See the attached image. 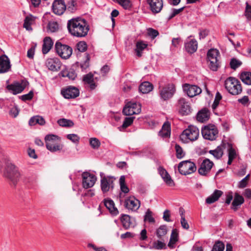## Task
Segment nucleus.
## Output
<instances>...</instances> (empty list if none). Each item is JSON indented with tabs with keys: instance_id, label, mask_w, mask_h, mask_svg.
Masks as SVG:
<instances>
[{
	"instance_id": "obj_55",
	"label": "nucleus",
	"mask_w": 251,
	"mask_h": 251,
	"mask_svg": "<svg viewBox=\"0 0 251 251\" xmlns=\"http://www.w3.org/2000/svg\"><path fill=\"white\" fill-rule=\"evenodd\" d=\"M135 118V117L133 116L126 117L121 126H131L133 124Z\"/></svg>"
},
{
	"instance_id": "obj_2",
	"label": "nucleus",
	"mask_w": 251,
	"mask_h": 251,
	"mask_svg": "<svg viewBox=\"0 0 251 251\" xmlns=\"http://www.w3.org/2000/svg\"><path fill=\"white\" fill-rule=\"evenodd\" d=\"M3 176L9 179L15 186L19 180L20 173L16 169L15 165L8 160L5 157L2 156L0 158V170L1 171L3 168Z\"/></svg>"
},
{
	"instance_id": "obj_37",
	"label": "nucleus",
	"mask_w": 251,
	"mask_h": 251,
	"mask_svg": "<svg viewBox=\"0 0 251 251\" xmlns=\"http://www.w3.org/2000/svg\"><path fill=\"white\" fill-rule=\"evenodd\" d=\"M123 227L125 229H128L131 225V217L126 214H122L120 218Z\"/></svg>"
},
{
	"instance_id": "obj_46",
	"label": "nucleus",
	"mask_w": 251,
	"mask_h": 251,
	"mask_svg": "<svg viewBox=\"0 0 251 251\" xmlns=\"http://www.w3.org/2000/svg\"><path fill=\"white\" fill-rule=\"evenodd\" d=\"M224 249V244L222 241H217L214 244L211 251H223Z\"/></svg>"
},
{
	"instance_id": "obj_24",
	"label": "nucleus",
	"mask_w": 251,
	"mask_h": 251,
	"mask_svg": "<svg viewBox=\"0 0 251 251\" xmlns=\"http://www.w3.org/2000/svg\"><path fill=\"white\" fill-rule=\"evenodd\" d=\"M46 65L50 70L57 71L60 69L62 63L59 58L54 57L48 58L46 61Z\"/></svg>"
},
{
	"instance_id": "obj_8",
	"label": "nucleus",
	"mask_w": 251,
	"mask_h": 251,
	"mask_svg": "<svg viewBox=\"0 0 251 251\" xmlns=\"http://www.w3.org/2000/svg\"><path fill=\"white\" fill-rule=\"evenodd\" d=\"M29 83L26 78L21 79L20 82L18 81H14L10 84H7L6 86V89L13 95L22 93L25 88L29 85Z\"/></svg>"
},
{
	"instance_id": "obj_32",
	"label": "nucleus",
	"mask_w": 251,
	"mask_h": 251,
	"mask_svg": "<svg viewBox=\"0 0 251 251\" xmlns=\"http://www.w3.org/2000/svg\"><path fill=\"white\" fill-rule=\"evenodd\" d=\"M46 124L44 118L40 115H36L32 117L28 122L29 126H35L37 124L40 126H44Z\"/></svg>"
},
{
	"instance_id": "obj_16",
	"label": "nucleus",
	"mask_w": 251,
	"mask_h": 251,
	"mask_svg": "<svg viewBox=\"0 0 251 251\" xmlns=\"http://www.w3.org/2000/svg\"><path fill=\"white\" fill-rule=\"evenodd\" d=\"M201 133L204 139L213 140L217 138L218 130L216 126H203L201 128Z\"/></svg>"
},
{
	"instance_id": "obj_48",
	"label": "nucleus",
	"mask_w": 251,
	"mask_h": 251,
	"mask_svg": "<svg viewBox=\"0 0 251 251\" xmlns=\"http://www.w3.org/2000/svg\"><path fill=\"white\" fill-rule=\"evenodd\" d=\"M58 126H74L73 121L65 118H61L57 121Z\"/></svg>"
},
{
	"instance_id": "obj_44",
	"label": "nucleus",
	"mask_w": 251,
	"mask_h": 251,
	"mask_svg": "<svg viewBox=\"0 0 251 251\" xmlns=\"http://www.w3.org/2000/svg\"><path fill=\"white\" fill-rule=\"evenodd\" d=\"M33 97L34 91L33 90H31L28 92V93L19 96V98L22 101L25 102L26 101H30L32 100Z\"/></svg>"
},
{
	"instance_id": "obj_59",
	"label": "nucleus",
	"mask_w": 251,
	"mask_h": 251,
	"mask_svg": "<svg viewBox=\"0 0 251 251\" xmlns=\"http://www.w3.org/2000/svg\"><path fill=\"white\" fill-rule=\"evenodd\" d=\"M147 34L152 39H154L157 37V30L150 27L147 29Z\"/></svg>"
},
{
	"instance_id": "obj_40",
	"label": "nucleus",
	"mask_w": 251,
	"mask_h": 251,
	"mask_svg": "<svg viewBox=\"0 0 251 251\" xmlns=\"http://www.w3.org/2000/svg\"><path fill=\"white\" fill-rule=\"evenodd\" d=\"M66 6V10L72 13H75L77 9V4L76 0H70L67 2Z\"/></svg>"
},
{
	"instance_id": "obj_36",
	"label": "nucleus",
	"mask_w": 251,
	"mask_h": 251,
	"mask_svg": "<svg viewBox=\"0 0 251 251\" xmlns=\"http://www.w3.org/2000/svg\"><path fill=\"white\" fill-rule=\"evenodd\" d=\"M244 202V198L238 194H235L234 200L232 202V208L234 211H236L238 209V206L243 204Z\"/></svg>"
},
{
	"instance_id": "obj_63",
	"label": "nucleus",
	"mask_w": 251,
	"mask_h": 251,
	"mask_svg": "<svg viewBox=\"0 0 251 251\" xmlns=\"http://www.w3.org/2000/svg\"><path fill=\"white\" fill-rule=\"evenodd\" d=\"M245 15L247 19H251V6L247 2L246 3Z\"/></svg>"
},
{
	"instance_id": "obj_9",
	"label": "nucleus",
	"mask_w": 251,
	"mask_h": 251,
	"mask_svg": "<svg viewBox=\"0 0 251 251\" xmlns=\"http://www.w3.org/2000/svg\"><path fill=\"white\" fill-rule=\"evenodd\" d=\"M54 50L56 53L64 59L69 58L73 52V49L70 46L63 44L59 41L56 42Z\"/></svg>"
},
{
	"instance_id": "obj_25",
	"label": "nucleus",
	"mask_w": 251,
	"mask_h": 251,
	"mask_svg": "<svg viewBox=\"0 0 251 251\" xmlns=\"http://www.w3.org/2000/svg\"><path fill=\"white\" fill-rule=\"evenodd\" d=\"M158 171L160 176L167 186L173 187L175 185L174 180L172 179L171 176L165 169L160 167Z\"/></svg>"
},
{
	"instance_id": "obj_1",
	"label": "nucleus",
	"mask_w": 251,
	"mask_h": 251,
	"mask_svg": "<svg viewBox=\"0 0 251 251\" xmlns=\"http://www.w3.org/2000/svg\"><path fill=\"white\" fill-rule=\"evenodd\" d=\"M67 28L72 35L77 37H84L87 36L90 26L85 19L78 17L68 21Z\"/></svg>"
},
{
	"instance_id": "obj_49",
	"label": "nucleus",
	"mask_w": 251,
	"mask_h": 251,
	"mask_svg": "<svg viewBox=\"0 0 251 251\" xmlns=\"http://www.w3.org/2000/svg\"><path fill=\"white\" fill-rule=\"evenodd\" d=\"M89 143L91 147L94 149H98L100 145V140L96 138H91Z\"/></svg>"
},
{
	"instance_id": "obj_14",
	"label": "nucleus",
	"mask_w": 251,
	"mask_h": 251,
	"mask_svg": "<svg viewBox=\"0 0 251 251\" xmlns=\"http://www.w3.org/2000/svg\"><path fill=\"white\" fill-rule=\"evenodd\" d=\"M177 106L179 113L182 115H188L193 111L189 101L184 98H180L177 100Z\"/></svg>"
},
{
	"instance_id": "obj_3",
	"label": "nucleus",
	"mask_w": 251,
	"mask_h": 251,
	"mask_svg": "<svg viewBox=\"0 0 251 251\" xmlns=\"http://www.w3.org/2000/svg\"><path fill=\"white\" fill-rule=\"evenodd\" d=\"M85 60L82 63H79L78 61L73 64L69 70H62L60 72L59 75L65 77H68L69 79L74 80L77 77V74L75 71L79 67L81 71L84 72L88 69L90 66V55L88 53H85Z\"/></svg>"
},
{
	"instance_id": "obj_12",
	"label": "nucleus",
	"mask_w": 251,
	"mask_h": 251,
	"mask_svg": "<svg viewBox=\"0 0 251 251\" xmlns=\"http://www.w3.org/2000/svg\"><path fill=\"white\" fill-rule=\"evenodd\" d=\"M61 95L66 99H75L79 96V89L75 86L69 85L62 88Z\"/></svg>"
},
{
	"instance_id": "obj_31",
	"label": "nucleus",
	"mask_w": 251,
	"mask_h": 251,
	"mask_svg": "<svg viewBox=\"0 0 251 251\" xmlns=\"http://www.w3.org/2000/svg\"><path fill=\"white\" fill-rule=\"evenodd\" d=\"M225 144H222L221 146H218L215 150H210L208 152L210 154L213 155V156L217 159H220L224 154V149H225Z\"/></svg>"
},
{
	"instance_id": "obj_6",
	"label": "nucleus",
	"mask_w": 251,
	"mask_h": 251,
	"mask_svg": "<svg viewBox=\"0 0 251 251\" xmlns=\"http://www.w3.org/2000/svg\"><path fill=\"white\" fill-rule=\"evenodd\" d=\"M199 135V130L197 126H188L179 136V139L184 144L189 143V141L196 140Z\"/></svg>"
},
{
	"instance_id": "obj_11",
	"label": "nucleus",
	"mask_w": 251,
	"mask_h": 251,
	"mask_svg": "<svg viewBox=\"0 0 251 251\" xmlns=\"http://www.w3.org/2000/svg\"><path fill=\"white\" fill-rule=\"evenodd\" d=\"M141 104L134 100L126 102L123 109V113L126 116L139 114L141 111Z\"/></svg>"
},
{
	"instance_id": "obj_60",
	"label": "nucleus",
	"mask_w": 251,
	"mask_h": 251,
	"mask_svg": "<svg viewBox=\"0 0 251 251\" xmlns=\"http://www.w3.org/2000/svg\"><path fill=\"white\" fill-rule=\"evenodd\" d=\"M95 195V192L94 189L87 190L83 192L81 196L83 197L91 198Z\"/></svg>"
},
{
	"instance_id": "obj_41",
	"label": "nucleus",
	"mask_w": 251,
	"mask_h": 251,
	"mask_svg": "<svg viewBox=\"0 0 251 251\" xmlns=\"http://www.w3.org/2000/svg\"><path fill=\"white\" fill-rule=\"evenodd\" d=\"M144 221L145 223H149V224H154L155 222V220L153 217V213L149 209L145 213L144 216Z\"/></svg>"
},
{
	"instance_id": "obj_52",
	"label": "nucleus",
	"mask_w": 251,
	"mask_h": 251,
	"mask_svg": "<svg viewBox=\"0 0 251 251\" xmlns=\"http://www.w3.org/2000/svg\"><path fill=\"white\" fill-rule=\"evenodd\" d=\"M66 137L68 139L76 144H78L80 139L79 137L75 134H67Z\"/></svg>"
},
{
	"instance_id": "obj_57",
	"label": "nucleus",
	"mask_w": 251,
	"mask_h": 251,
	"mask_svg": "<svg viewBox=\"0 0 251 251\" xmlns=\"http://www.w3.org/2000/svg\"><path fill=\"white\" fill-rule=\"evenodd\" d=\"M19 109L17 106L12 107L9 111V115L13 118L16 117L19 113Z\"/></svg>"
},
{
	"instance_id": "obj_28",
	"label": "nucleus",
	"mask_w": 251,
	"mask_h": 251,
	"mask_svg": "<svg viewBox=\"0 0 251 251\" xmlns=\"http://www.w3.org/2000/svg\"><path fill=\"white\" fill-rule=\"evenodd\" d=\"M104 205L112 215L116 216L119 213V211L115 207L113 200L111 199H104Z\"/></svg>"
},
{
	"instance_id": "obj_10",
	"label": "nucleus",
	"mask_w": 251,
	"mask_h": 251,
	"mask_svg": "<svg viewBox=\"0 0 251 251\" xmlns=\"http://www.w3.org/2000/svg\"><path fill=\"white\" fill-rule=\"evenodd\" d=\"M176 92V86L173 84H168L159 91L160 100L167 102L171 99Z\"/></svg>"
},
{
	"instance_id": "obj_22",
	"label": "nucleus",
	"mask_w": 251,
	"mask_h": 251,
	"mask_svg": "<svg viewBox=\"0 0 251 251\" xmlns=\"http://www.w3.org/2000/svg\"><path fill=\"white\" fill-rule=\"evenodd\" d=\"M10 61L7 55L2 54L0 56V74L8 72L11 69Z\"/></svg>"
},
{
	"instance_id": "obj_20",
	"label": "nucleus",
	"mask_w": 251,
	"mask_h": 251,
	"mask_svg": "<svg viewBox=\"0 0 251 251\" xmlns=\"http://www.w3.org/2000/svg\"><path fill=\"white\" fill-rule=\"evenodd\" d=\"M65 0H54L52 4V12L56 15H61L66 10Z\"/></svg>"
},
{
	"instance_id": "obj_43",
	"label": "nucleus",
	"mask_w": 251,
	"mask_h": 251,
	"mask_svg": "<svg viewBox=\"0 0 251 251\" xmlns=\"http://www.w3.org/2000/svg\"><path fill=\"white\" fill-rule=\"evenodd\" d=\"M153 153L151 152V151H149L148 150H145L143 151H133L132 152L131 154L133 155H137L139 156H143L144 155L148 156L149 157L152 158V154Z\"/></svg>"
},
{
	"instance_id": "obj_13",
	"label": "nucleus",
	"mask_w": 251,
	"mask_h": 251,
	"mask_svg": "<svg viewBox=\"0 0 251 251\" xmlns=\"http://www.w3.org/2000/svg\"><path fill=\"white\" fill-rule=\"evenodd\" d=\"M179 172L183 175L191 174L196 171L197 167L194 163L189 160L181 162L178 166Z\"/></svg>"
},
{
	"instance_id": "obj_47",
	"label": "nucleus",
	"mask_w": 251,
	"mask_h": 251,
	"mask_svg": "<svg viewBox=\"0 0 251 251\" xmlns=\"http://www.w3.org/2000/svg\"><path fill=\"white\" fill-rule=\"evenodd\" d=\"M47 28L51 32H55L58 29V24L57 22L50 21L48 24Z\"/></svg>"
},
{
	"instance_id": "obj_64",
	"label": "nucleus",
	"mask_w": 251,
	"mask_h": 251,
	"mask_svg": "<svg viewBox=\"0 0 251 251\" xmlns=\"http://www.w3.org/2000/svg\"><path fill=\"white\" fill-rule=\"evenodd\" d=\"M238 101L239 103H241L242 104L244 105V106H248L250 103L249 99L247 96H245L241 99H238Z\"/></svg>"
},
{
	"instance_id": "obj_42",
	"label": "nucleus",
	"mask_w": 251,
	"mask_h": 251,
	"mask_svg": "<svg viewBox=\"0 0 251 251\" xmlns=\"http://www.w3.org/2000/svg\"><path fill=\"white\" fill-rule=\"evenodd\" d=\"M171 130V126H162L159 135L163 138H169L170 137Z\"/></svg>"
},
{
	"instance_id": "obj_56",
	"label": "nucleus",
	"mask_w": 251,
	"mask_h": 251,
	"mask_svg": "<svg viewBox=\"0 0 251 251\" xmlns=\"http://www.w3.org/2000/svg\"><path fill=\"white\" fill-rule=\"evenodd\" d=\"M36 47V44H35L34 45H32L31 47L27 50V56L29 59L33 58Z\"/></svg>"
},
{
	"instance_id": "obj_27",
	"label": "nucleus",
	"mask_w": 251,
	"mask_h": 251,
	"mask_svg": "<svg viewBox=\"0 0 251 251\" xmlns=\"http://www.w3.org/2000/svg\"><path fill=\"white\" fill-rule=\"evenodd\" d=\"M53 45V41L51 37H45L43 40L42 51L43 54L48 53L51 49Z\"/></svg>"
},
{
	"instance_id": "obj_54",
	"label": "nucleus",
	"mask_w": 251,
	"mask_h": 251,
	"mask_svg": "<svg viewBox=\"0 0 251 251\" xmlns=\"http://www.w3.org/2000/svg\"><path fill=\"white\" fill-rule=\"evenodd\" d=\"M167 232V227L165 225L161 226L158 228V237L163 236L166 234Z\"/></svg>"
},
{
	"instance_id": "obj_18",
	"label": "nucleus",
	"mask_w": 251,
	"mask_h": 251,
	"mask_svg": "<svg viewBox=\"0 0 251 251\" xmlns=\"http://www.w3.org/2000/svg\"><path fill=\"white\" fill-rule=\"evenodd\" d=\"M82 185L85 189L93 187L97 180V177L95 175L87 172L82 173Z\"/></svg>"
},
{
	"instance_id": "obj_53",
	"label": "nucleus",
	"mask_w": 251,
	"mask_h": 251,
	"mask_svg": "<svg viewBox=\"0 0 251 251\" xmlns=\"http://www.w3.org/2000/svg\"><path fill=\"white\" fill-rule=\"evenodd\" d=\"M250 175L248 174L245 177L242 179L239 183L238 187L240 188H243L247 186L248 181L250 178Z\"/></svg>"
},
{
	"instance_id": "obj_58",
	"label": "nucleus",
	"mask_w": 251,
	"mask_h": 251,
	"mask_svg": "<svg viewBox=\"0 0 251 251\" xmlns=\"http://www.w3.org/2000/svg\"><path fill=\"white\" fill-rule=\"evenodd\" d=\"M153 0H147V3L150 5L151 7V11L154 13H157V6H156V2H153Z\"/></svg>"
},
{
	"instance_id": "obj_21",
	"label": "nucleus",
	"mask_w": 251,
	"mask_h": 251,
	"mask_svg": "<svg viewBox=\"0 0 251 251\" xmlns=\"http://www.w3.org/2000/svg\"><path fill=\"white\" fill-rule=\"evenodd\" d=\"M214 165L213 162L208 158L204 159L198 169L199 173L203 176H206L211 171Z\"/></svg>"
},
{
	"instance_id": "obj_23",
	"label": "nucleus",
	"mask_w": 251,
	"mask_h": 251,
	"mask_svg": "<svg viewBox=\"0 0 251 251\" xmlns=\"http://www.w3.org/2000/svg\"><path fill=\"white\" fill-rule=\"evenodd\" d=\"M190 37L186 40L184 43L185 50L189 54L195 52L198 49V42L195 39H189Z\"/></svg>"
},
{
	"instance_id": "obj_62",
	"label": "nucleus",
	"mask_w": 251,
	"mask_h": 251,
	"mask_svg": "<svg viewBox=\"0 0 251 251\" xmlns=\"http://www.w3.org/2000/svg\"><path fill=\"white\" fill-rule=\"evenodd\" d=\"M200 39L205 38L209 34V31L207 29H199Z\"/></svg>"
},
{
	"instance_id": "obj_17",
	"label": "nucleus",
	"mask_w": 251,
	"mask_h": 251,
	"mask_svg": "<svg viewBox=\"0 0 251 251\" xmlns=\"http://www.w3.org/2000/svg\"><path fill=\"white\" fill-rule=\"evenodd\" d=\"M124 206L129 211H136L139 208L140 202L135 197H129L125 200Z\"/></svg>"
},
{
	"instance_id": "obj_51",
	"label": "nucleus",
	"mask_w": 251,
	"mask_h": 251,
	"mask_svg": "<svg viewBox=\"0 0 251 251\" xmlns=\"http://www.w3.org/2000/svg\"><path fill=\"white\" fill-rule=\"evenodd\" d=\"M175 149L176 151V156L178 159L182 158L184 156V153L182 148L178 144H176Z\"/></svg>"
},
{
	"instance_id": "obj_26",
	"label": "nucleus",
	"mask_w": 251,
	"mask_h": 251,
	"mask_svg": "<svg viewBox=\"0 0 251 251\" xmlns=\"http://www.w3.org/2000/svg\"><path fill=\"white\" fill-rule=\"evenodd\" d=\"M97 78L96 77L95 79ZM94 75L92 72H89L82 77V81L85 84L89 85L91 90H94L97 86V83L95 82Z\"/></svg>"
},
{
	"instance_id": "obj_29",
	"label": "nucleus",
	"mask_w": 251,
	"mask_h": 251,
	"mask_svg": "<svg viewBox=\"0 0 251 251\" xmlns=\"http://www.w3.org/2000/svg\"><path fill=\"white\" fill-rule=\"evenodd\" d=\"M153 85L149 81H144L141 83L138 87L140 93L142 94H147L153 90Z\"/></svg>"
},
{
	"instance_id": "obj_35",
	"label": "nucleus",
	"mask_w": 251,
	"mask_h": 251,
	"mask_svg": "<svg viewBox=\"0 0 251 251\" xmlns=\"http://www.w3.org/2000/svg\"><path fill=\"white\" fill-rule=\"evenodd\" d=\"M148 44L145 43L144 41L140 40L137 41L136 43V49L135 51L136 55L138 57H141L142 55L143 50L147 48Z\"/></svg>"
},
{
	"instance_id": "obj_33",
	"label": "nucleus",
	"mask_w": 251,
	"mask_h": 251,
	"mask_svg": "<svg viewBox=\"0 0 251 251\" xmlns=\"http://www.w3.org/2000/svg\"><path fill=\"white\" fill-rule=\"evenodd\" d=\"M36 19V17L32 15L31 14H29L28 15L25 17L24 21L23 27L25 28L27 30H31L32 28L31 25L32 22H34Z\"/></svg>"
},
{
	"instance_id": "obj_45",
	"label": "nucleus",
	"mask_w": 251,
	"mask_h": 251,
	"mask_svg": "<svg viewBox=\"0 0 251 251\" xmlns=\"http://www.w3.org/2000/svg\"><path fill=\"white\" fill-rule=\"evenodd\" d=\"M76 47L77 50L81 52H85L88 49L87 44L84 41L78 42L76 45Z\"/></svg>"
},
{
	"instance_id": "obj_50",
	"label": "nucleus",
	"mask_w": 251,
	"mask_h": 251,
	"mask_svg": "<svg viewBox=\"0 0 251 251\" xmlns=\"http://www.w3.org/2000/svg\"><path fill=\"white\" fill-rule=\"evenodd\" d=\"M242 64V62L236 58H232L230 61V67L233 70H236Z\"/></svg>"
},
{
	"instance_id": "obj_5",
	"label": "nucleus",
	"mask_w": 251,
	"mask_h": 251,
	"mask_svg": "<svg viewBox=\"0 0 251 251\" xmlns=\"http://www.w3.org/2000/svg\"><path fill=\"white\" fill-rule=\"evenodd\" d=\"M220 54L219 50L216 49H210L207 53V61L209 62L208 66L210 70L216 71L220 66L219 58Z\"/></svg>"
},
{
	"instance_id": "obj_7",
	"label": "nucleus",
	"mask_w": 251,
	"mask_h": 251,
	"mask_svg": "<svg viewBox=\"0 0 251 251\" xmlns=\"http://www.w3.org/2000/svg\"><path fill=\"white\" fill-rule=\"evenodd\" d=\"M100 188L103 194L113 191L114 188V181L116 177L110 176H105L103 173H100Z\"/></svg>"
},
{
	"instance_id": "obj_30",
	"label": "nucleus",
	"mask_w": 251,
	"mask_h": 251,
	"mask_svg": "<svg viewBox=\"0 0 251 251\" xmlns=\"http://www.w3.org/2000/svg\"><path fill=\"white\" fill-rule=\"evenodd\" d=\"M209 117L210 111L207 108H203L198 113L197 119L199 122L203 123L207 121Z\"/></svg>"
},
{
	"instance_id": "obj_19",
	"label": "nucleus",
	"mask_w": 251,
	"mask_h": 251,
	"mask_svg": "<svg viewBox=\"0 0 251 251\" xmlns=\"http://www.w3.org/2000/svg\"><path fill=\"white\" fill-rule=\"evenodd\" d=\"M182 87L184 92L190 98L194 97L201 93V88L196 85L185 83Z\"/></svg>"
},
{
	"instance_id": "obj_38",
	"label": "nucleus",
	"mask_w": 251,
	"mask_h": 251,
	"mask_svg": "<svg viewBox=\"0 0 251 251\" xmlns=\"http://www.w3.org/2000/svg\"><path fill=\"white\" fill-rule=\"evenodd\" d=\"M240 79L247 85H251V72H243L240 76Z\"/></svg>"
},
{
	"instance_id": "obj_4",
	"label": "nucleus",
	"mask_w": 251,
	"mask_h": 251,
	"mask_svg": "<svg viewBox=\"0 0 251 251\" xmlns=\"http://www.w3.org/2000/svg\"><path fill=\"white\" fill-rule=\"evenodd\" d=\"M225 86L228 93L232 95L240 94L242 92L240 81L234 77L227 78L225 81Z\"/></svg>"
},
{
	"instance_id": "obj_15",
	"label": "nucleus",
	"mask_w": 251,
	"mask_h": 251,
	"mask_svg": "<svg viewBox=\"0 0 251 251\" xmlns=\"http://www.w3.org/2000/svg\"><path fill=\"white\" fill-rule=\"evenodd\" d=\"M58 139L57 135L49 134L45 136V140L47 149L50 151L54 152L61 150L60 145L55 143V142Z\"/></svg>"
},
{
	"instance_id": "obj_34",
	"label": "nucleus",
	"mask_w": 251,
	"mask_h": 251,
	"mask_svg": "<svg viewBox=\"0 0 251 251\" xmlns=\"http://www.w3.org/2000/svg\"><path fill=\"white\" fill-rule=\"evenodd\" d=\"M223 194V192L222 191L215 190L213 193L206 199V202L208 204L215 202L218 200Z\"/></svg>"
},
{
	"instance_id": "obj_61",
	"label": "nucleus",
	"mask_w": 251,
	"mask_h": 251,
	"mask_svg": "<svg viewBox=\"0 0 251 251\" xmlns=\"http://www.w3.org/2000/svg\"><path fill=\"white\" fill-rule=\"evenodd\" d=\"M178 233L177 232V230L176 229H173L170 237V239L171 240V242L172 241L175 242H177L178 241Z\"/></svg>"
},
{
	"instance_id": "obj_39",
	"label": "nucleus",
	"mask_w": 251,
	"mask_h": 251,
	"mask_svg": "<svg viewBox=\"0 0 251 251\" xmlns=\"http://www.w3.org/2000/svg\"><path fill=\"white\" fill-rule=\"evenodd\" d=\"M118 3L125 9L130 10L132 7V3L130 0H112Z\"/></svg>"
}]
</instances>
